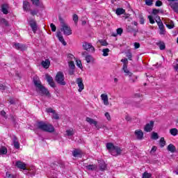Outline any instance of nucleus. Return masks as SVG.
<instances>
[{
    "instance_id": "1",
    "label": "nucleus",
    "mask_w": 178,
    "mask_h": 178,
    "mask_svg": "<svg viewBox=\"0 0 178 178\" xmlns=\"http://www.w3.org/2000/svg\"><path fill=\"white\" fill-rule=\"evenodd\" d=\"M37 127L39 130H42V131H45L46 133H54L55 131V127L52 124L43 121L38 122L37 123Z\"/></svg>"
},
{
    "instance_id": "2",
    "label": "nucleus",
    "mask_w": 178,
    "mask_h": 178,
    "mask_svg": "<svg viewBox=\"0 0 178 178\" xmlns=\"http://www.w3.org/2000/svg\"><path fill=\"white\" fill-rule=\"evenodd\" d=\"M106 147L108 152L113 155V156H118L121 155L122 152H123V150L120 147L115 146L112 143H106Z\"/></svg>"
},
{
    "instance_id": "3",
    "label": "nucleus",
    "mask_w": 178,
    "mask_h": 178,
    "mask_svg": "<svg viewBox=\"0 0 178 178\" xmlns=\"http://www.w3.org/2000/svg\"><path fill=\"white\" fill-rule=\"evenodd\" d=\"M59 20L61 26L60 31H63L64 35H72V32L70 26L62 18H60Z\"/></svg>"
},
{
    "instance_id": "4",
    "label": "nucleus",
    "mask_w": 178,
    "mask_h": 178,
    "mask_svg": "<svg viewBox=\"0 0 178 178\" xmlns=\"http://www.w3.org/2000/svg\"><path fill=\"white\" fill-rule=\"evenodd\" d=\"M34 84L37 87L39 94H41V95H49V91L41 84L40 81L34 80Z\"/></svg>"
},
{
    "instance_id": "5",
    "label": "nucleus",
    "mask_w": 178,
    "mask_h": 178,
    "mask_svg": "<svg viewBox=\"0 0 178 178\" xmlns=\"http://www.w3.org/2000/svg\"><path fill=\"white\" fill-rule=\"evenodd\" d=\"M55 81L58 84H60V86H66V81H65V74H63V72H57Z\"/></svg>"
},
{
    "instance_id": "6",
    "label": "nucleus",
    "mask_w": 178,
    "mask_h": 178,
    "mask_svg": "<svg viewBox=\"0 0 178 178\" xmlns=\"http://www.w3.org/2000/svg\"><path fill=\"white\" fill-rule=\"evenodd\" d=\"M83 48L85 49V51H87L88 52H94L95 51V48L91 44V43L88 42H84L83 44Z\"/></svg>"
},
{
    "instance_id": "7",
    "label": "nucleus",
    "mask_w": 178,
    "mask_h": 178,
    "mask_svg": "<svg viewBox=\"0 0 178 178\" xmlns=\"http://www.w3.org/2000/svg\"><path fill=\"white\" fill-rule=\"evenodd\" d=\"M154 121H150L149 123L145 124L144 130L146 131V133L152 131V129H154Z\"/></svg>"
},
{
    "instance_id": "8",
    "label": "nucleus",
    "mask_w": 178,
    "mask_h": 178,
    "mask_svg": "<svg viewBox=\"0 0 178 178\" xmlns=\"http://www.w3.org/2000/svg\"><path fill=\"white\" fill-rule=\"evenodd\" d=\"M45 77L49 86L52 87L53 88H55L56 86H55V82L54 81V78H52V76H51V75L48 74L45 75Z\"/></svg>"
},
{
    "instance_id": "9",
    "label": "nucleus",
    "mask_w": 178,
    "mask_h": 178,
    "mask_svg": "<svg viewBox=\"0 0 178 178\" xmlns=\"http://www.w3.org/2000/svg\"><path fill=\"white\" fill-rule=\"evenodd\" d=\"M76 83L79 87V90H78L79 92H81V91H83V90H84V83H83V79L77 78Z\"/></svg>"
},
{
    "instance_id": "10",
    "label": "nucleus",
    "mask_w": 178,
    "mask_h": 178,
    "mask_svg": "<svg viewBox=\"0 0 178 178\" xmlns=\"http://www.w3.org/2000/svg\"><path fill=\"white\" fill-rule=\"evenodd\" d=\"M137 140H141L144 138V132L141 129H137L134 133Z\"/></svg>"
},
{
    "instance_id": "11",
    "label": "nucleus",
    "mask_w": 178,
    "mask_h": 178,
    "mask_svg": "<svg viewBox=\"0 0 178 178\" xmlns=\"http://www.w3.org/2000/svg\"><path fill=\"white\" fill-rule=\"evenodd\" d=\"M164 24H165L166 27L168 29H173L175 27V23H173V21L169 19H163Z\"/></svg>"
},
{
    "instance_id": "12",
    "label": "nucleus",
    "mask_w": 178,
    "mask_h": 178,
    "mask_svg": "<svg viewBox=\"0 0 178 178\" xmlns=\"http://www.w3.org/2000/svg\"><path fill=\"white\" fill-rule=\"evenodd\" d=\"M14 48H15V49H19V51H26L27 49V46L20 43H15L14 44Z\"/></svg>"
},
{
    "instance_id": "13",
    "label": "nucleus",
    "mask_w": 178,
    "mask_h": 178,
    "mask_svg": "<svg viewBox=\"0 0 178 178\" xmlns=\"http://www.w3.org/2000/svg\"><path fill=\"white\" fill-rule=\"evenodd\" d=\"M15 165L17 166V168H18V169H22V170H27V168H26V163L22 161H16Z\"/></svg>"
},
{
    "instance_id": "14",
    "label": "nucleus",
    "mask_w": 178,
    "mask_h": 178,
    "mask_svg": "<svg viewBox=\"0 0 178 178\" xmlns=\"http://www.w3.org/2000/svg\"><path fill=\"white\" fill-rule=\"evenodd\" d=\"M86 122H88V123H90V124H94L96 129H97V130H99V126L98 125V122H97L94 119L87 117Z\"/></svg>"
},
{
    "instance_id": "15",
    "label": "nucleus",
    "mask_w": 178,
    "mask_h": 178,
    "mask_svg": "<svg viewBox=\"0 0 178 178\" xmlns=\"http://www.w3.org/2000/svg\"><path fill=\"white\" fill-rule=\"evenodd\" d=\"M156 22L159 26V29H160V34L161 35L165 34V26H163V23L161 21L156 20Z\"/></svg>"
},
{
    "instance_id": "16",
    "label": "nucleus",
    "mask_w": 178,
    "mask_h": 178,
    "mask_svg": "<svg viewBox=\"0 0 178 178\" xmlns=\"http://www.w3.org/2000/svg\"><path fill=\"white\" fill-rule=\"evenodd\" d=\"M72 155L74 158H81V156L83 155V152H81V150H80L79 149H75L72 152Z\"/></svg>"
},
{
    "instance_id": "17",
    "label": "nucleus",
    "mask_w": 178,
    "mask_h": 178,
    "mask_svg": "<svg viewBox=\"0 0 178 178\" xmlns=\"http://www.w3.org/2000/svg\"><path fill=\"white\" fill-rule=\"evenodd\" d=\"M29 26H31L33 33H36L38 26H37V23L35 22V21L34 19H31L29 22Z\"/></svg>"
},
{
    "instance_id": "18",
    "label": "nucleus",
    "mask_w": 178,
    "mask_h": 178,
    "mask_svg": "<svg viewBox=\"0 0 178 178\" xmlns=\"http://www.w3.org/2000/svg\"><path fill=\"white\" fill-rule=\"evenodd\" d=\"M41 65L44 69H49L51 65V61L49 59H45V60H42Z\"/></svg>"
},
{
    "instance_id": "19",
    "label": "nucleus",
    "mask_w": 178,
    "mask_h": 178,
    "mask_svg": "<svg viewBox=\"0 0 178 178\" xmlns=\"http://www.w3.org/2000/svg\"><path fill=\"white\" fill-rule=\"evenodd\" d=\"M101 98H102V100L103 101V104L106 106H108V105H109V101L108 100V95L102 94Z\"/></svg>"
},
{
    "instance_id": "20",
    "label": "nucleus",
    "mask_w": 178,
    "mask_h": 178,
    "mask_svg": "<svg viewBox=\"0 0 178 178\" xmlns=\"http://www.w3.org/2000/svg\"><path fill=\"white\" fill-rule=\"evenodd\" d=\"M170 8H172V10L175 12V13H178V2L177 1L170 3Z\"/></svg>"
},
{
    "instance_id": "21",
    "label": "nucleus",
    "mask_w": 178,
    "mask_h": 178,
    "mask_svg": "<svg viewBox=\"0 0 178 178\" xmlns=\"http://www.w3.org/2000/svg\"><path fill=\"white\" fill-rule=\"evenodd\" d=\"M56 37H58L59 42H62L63 45H66L67 43L65 41V39L63 38V36L62 35L60 31L57 32Z\"/></svg>"
},
{
    "instance_id": "22",
    "label": "nucleus",
    "mask_w": 178,
    "mask_h": 178,
    "mask_svg": "<svg viewBox=\"0 0 178 178\" xmlns=\"http://www.w3.org/2000/svg\"><path fill=\"white\" fill-rule=\"evenodd\" d=\"M9 9V6L6 3H4L1 5V12L3 13V15H8L9 13V11L8 10Z\"/></svg>"
},
{
    "instance_id": "23",
    "label": "nucleus",
    "mask_w": 178,
    "mask_h": 178,
    "mask_svg": "<svg viewBox=\"0 0 178 178\" xmlns=\"http://www.w3.org/2000/svg\"><path fill=\"white\" fill-rule=\"evenodd\" d=\"M31 8V6L29 3V1H23V9H24V10H25V12L29 11Z\"/></svg>"
},
{
    "instance_id": "24",
    "label": "nucleus",
    "mask_w": 178,
    "mask_h": 178,
    "mask_svg": "<svg viewBox=\"0 0 178 178\" xmlns=\"http://www.w3.org/2000/svg\"><path fill=\"white\" fill-rule=\"evenodd\" d=\"M99 168L100 170L104 171L106 170V163H105V161H100L99 162Z\"/></svg>"
},
{
    "instance_id": "25",
    "label": "nucleus",
    "mask_w": 178,
    "mask_h": 178,
    "mask_svg": "<svg viewBox=\"0 0 178 178\" xmlns=\"http://www.w3.org/2000/svg\"><path fill=\"white\" fill-rule=\"evenodd\" d=\"M167 149L168 151H169L170 152H172V154L174 152H176V147L173 145V144L168 145Z\"/></svg>"
},
{
    "instance_id": "26",
    "label": "nucleus",
    "mask_w": 178,
    "mask_h": 178,
    "mask_svg": "<svg viewBox=\"0 0 178 178\" xmlns=\"http://www.w3.org/2000/svg\"><path fill=\"white\" fill-rule=\"evenodd\" d=\"M126 13V10L123 8H118L115 10V13L118 16H120V15H123Z\"/></svg>"
},
{
    "instance_id": "27",
    "label": "nucleus",
    "mask_w": 178,
    "mask_h": 178,
    "mask_svg": "<svg viewBox=\"0 0 178 178\" xmlns=\"http://www.w3.org/2000/svg\"><path fill=\"white\" fill-rule=\"evenodd\" d=\"M87 170H96L97 165H88L85 166Z\"/></svg>"
},
{
    "instance_id": "28",
    "label": "nucleus",
    "mask_w": 178,
    "mask_h": 178,
    "mask_svg": "<svg viewBox=\"0 0 178 178\" xmlns=\"http://www.w3.org/2000/svg\"><path fill=\"white\" fill-rule=\"evenodd\" d=\"M8 154V149L5 147H2L0 148V155H6Z\"/></svg>"
},
{
    "instance_id": "29",
    "label": "nucleus",
    "mask_w": 178,
    "mask_h": 178,
    "mask_svg": "<svg viewBox=\"0 0 178 178\" xmlns=\"http://www.w3.org/2000/svg\"><path fill=\"white\" fill-rule=\"evenodd\" d=\"M26 170H29V173L31 175V176H35V168H34V167L27 169Z\"/></svg>"
},
{
    "instance_id": "30",
    "label": "nucleus",
    "mask_w": 178,
    "mask_h": 178,
    "mask_svg": "<svg viewBox=\"0 0 178 178\" xmlns=\"http://www.w3.org/2000/svg\"><path fill=\"white\" fill-rule=\"evenodd\" d=\"M170 133L171 136H175L177 134H178V130L176 128H173V129H171L170 130Z\"/></svg>"
},
{
    "instance_id": "31",
    "label": "nucleus",
    "mask_w": 178,
    "mask_h": 178,
    "mask_svg": "<svg viewBox=\"0 0 178 178\" xmlns=\"http://www.w3.org/2000/svg\"><path fill=\"white\" fill-rule=\"evenodd\" d=\"M166 145V141H165V138L162 137L160 139V147H161V148H163V147H165V145Z\"/></svg>"
},
{
    "instance_id": "32",
    "label": "nucleus",
    "mask_w": 178,
    "mask_h": 178,
    "mask_svg": "<svg viewBox=\"0 0 178 178\" xmlns=\"http://www.w3.org/2000/svg\"><path fill=\"white\" fill-rule=\"evenodd\" d=\"M151 138L152 140H158V138H159V136L158 135V133L152 132Z\"/></svg>"
},
{
    "instance_id": "33",
    "label": "nucleus",
    "mask_w": 178,
    "mask_h": 178,
    "mask_svg": "<svg viewBox=\"0 0 178 178\" xmlns=\"http://www.w3.org/2000/svg\"><path fill=\"white\" fill-rule=\"evenodd\" d=\"M151 177H152V174L145 172L143 174V177L142 178H151Z\"/></svg>"
},
{
    "instance_id": "34",
    "label": "nucleus",
    "mask_w": 178,
    "mask_h": 178,
    "mask_svg": "<svg viewBox=\"0 0 178 178\" xmlns=\"http://www.w3.org/2000/svg\"><path fill=\"white\" fill-rule=\"evenodd\" d=\"M97 42H99L102 47H106L108 46V43L106 42V40H99Z\"/></svg>"
},
{
    "instance_id": "35",
    "label": "nucleus",
    "mask_w": 178,
    "mask_h": 178,
    "mask_svg": "<svg viewBox=\"0 0 178 178\" xmlns=\"http://www.w3.org/2000/svg\"><path fill=\"white\" fill-rule=\"evenodd\" d=\"M0 23L4 24V26H9L8 21L5 18H0Z\"/></svg>"
},
{
    "instance_id": "36",
    "label": "nucleus",
    "mask_w": 178,
    "mask_h": 178,
    "mask_svg": "<svg viewBox=\"0 0 178 178\" xmlns=\"http://www.w3.org/2000/svg\"><path fill=\"white\" fill-rule=\"evenodd\" d=\"M109 49H103L102 52H103V56H108L109 55Z\"/></svg>"
},
{
    "instance_id": "37",
    "label": "nucleus",
    "mask_w": 178,
    "mask_h": 178,
    "mask_svg": "<svg viewBox=\"0 0 178 178\" xmlns=\"http://www.w3.org/2000/svg\"><path fill=\"white\" fill-rule=\"evenodd\" d=\"M139 19L140 24H144L145 19H144V16H143V14H139Z\"/></svg>"
},
{
    "instance_id": "38",
    "label": "nucleus",
    "mask_w": 178,
    "mask_h": 178,
    "mask_svg": "<svg viewBox=\"0 0 178 178\" xmlns=\"http://www.w3.org/2000/svg\"><path fill=\"white\" fill-rule=\"evenodd\" d=\"M85 58L87 63H90L92 60V56L91 55H87Z\"/></svg>"
},
{
    "instance_id": "39",
    "label": "nucleus",
    "mask_w": 178,
    "mask_h": 178,
    "mask_svg": "<svg viewBox=\"0 0 178 178\" xmlns=\"http://www.w3.org/2000/svg\"><path fill=\"white\" fill-rule=\"evenodd\" d=\"M66 134L68 136H73L74 134V131L73 129H69L66 131Z\"/></svg>"
},
{
    "instance_id": "40",
    "label": "nucleus",
    "mask_w": 178,
    "mask_h": 178,
    "mask_svg": "<svg viewBox=\"0 0 178 178\" xmlns=\"http://www.w3.org/2000/svg\"><path fill=\"white\" fill-rule=\"evenodd\" d=\"M69 67H70V69H71V70H74V69H76V65H74V62L70 61V62L69 63Z\"/></svg>"
},
{
    "instance_id": "41",
    "label": "nucleus",
    "mask_w": 178,
    "mask_h": 178,
    "mask_svg": "<svg viewBox=\"0 0 178 178\" xmlns=\"http://www.w3.org/2000/svg\"><path fill=\"white\" fill-rule=\"evenodd\" d=\"M33 5H35V6H40V0H31Z\"/></svg>"
},
{
    "instance_id": "42",
    "label": "nucleus",
    "mask_w": 178,
    "mask_h": 178,
    "mask_svg": "<svg viewBox=\"0 0 178 178\" xmlns=\"http://www.w3.org/2000/svg\"><path fill=\"white\" fill-rule=\"evenodd\" d=\"M148 19H149V23H151V24H154V23H155V20L154 19V17H152V15H149Z\"/></svg>"
},
{
    "instance_id": "43",
    "label": "nucleus",
    "mask_w": 178,
    "mask_h": 178,
    "mask_svg": "<svg viewBox=\"0 0 178 178\" xmlns=\"http://www.w3.org/2000/svg\"><path fill=\"white\" fill-rule=\"evenodd\" d=\"M73 21L74 22L75 24H76L77 22H79V16L76 14H74L73 15Z\"/></svg>"
},
{
    "instance_id": "44",
    "label": "nucleus",
    "mask_w": 178,
    "mask_h": 178,
    "mask_svg": "<svg viewBox=\"0 0 178 178\" xmlns=\"http://www.w3.org/2000/svg\"><path fill=\"white\" fill-rule=\"evenodd\" d=\"M124 72L126 73L125 76H129V77L133 76V73L130 72V71H129L128 69H127V70H125Z\"/></svg>"
},
{
    "instance_id": "45",
    "label": "nucleus",
    "mask_w": 178,
    "mask_h": 178,
    "mask_svg": "<svg viewBox=\"0 0 178 178\" xmlns=\"http://www.w3.org/2000/svg\"><path fill=\"white\" fill-rule=\"evenodd\" d=\"M154 0H145V3L147 6H152Z\"/></svg>"
},
{
    "instance_id": "46",
    "label": "nucleus",
    "mask_w": 178,
    "mask_h": 178,
    "mask_svg": "<svg viewBox=\"0 0 178 178\" xmlns=\"http://www.w3.org/2000/svg\"><path fill=\"white\" fill-rule=\"evenodd\" d=\"M38 13V10L35 9V10H31V15L32 16H35V15H37Z\"/></svg>"
},
{
    "instance_id": "47",
    "label": "nucleus",
    "mask_w": 178,
    "mask_h": 178,
    "mask_svg": "<svg viewBox=\"0 0 178 178\" xmlns=\"http://www.w3.org/2000/svg\"><path fill=\"white\" fill-rule=\"evenodd\" d=\"M13 145L16 149H19V148H20V143H19V142H15L13 143Z\"/></svg>"
},
{
    "instance_id": "48",
    "label": "nucleus",
    "mask_w": 178,
    "mask_h": 178,
    "mask_svg": "<svg viewBox=\"0 0 178 178\" xmlns=\"http://www.w3.org/2000/svg\"><path fill=\"white\" fill-rule=\"evenodd\" d=\"M123 33V29L122 28H118L117 29V34L118 35H122V34Z\"/></svg>"
},
{
    "instance_id": "49",
    "label": "nucleus",
    "mask_w": 178,
    "mask_h": 178,
    "mask_svg": "<svg viewBox=\"0 0 178 178\" xmlns=\"http://www.w3.org/2000/svg\"><path fill=\"white\" fill-rule=\"evenodd\" d=\"M50 27L51 29V31L55 32L56 31V26L54 24H50Z\"/></svg>"
},
{
    "instance_id": "50",
    "label": "nucleus",
    "mask_w": 178,
    "mask_h": 178,
    "mask_svg": "<svg viewBox=\"0 0 178 178\" xmlns=\"http://www.w3.org/2000/svg\"><path fill=\"white\" fill-rule=\"evenodd\" d=\"M12 140H13V144H15V143L19 142L17 137H16V136H15V135L13 136Z\"/></svg>"
},
{
    "instance_id": "51",
    "label": "nucleus",
    "mask_w": 178,
    "mask_h": 178,
    "mask_svg": "<svg viewBox=\"0 0 178 178\" xmlns=\"http://www.w3.org/2000/svg\"><path fill=\"white\" fill-rule=\"evenodd\" d=\"M47 113H55V110L52 109L51 108H49L46 110Z\"/></svg>"
},
{
    "instance_id": "52",
    "label": "nucleus",
    "mask_w": 178,
    "mask_h": 178,
    "mask_svg": "<svg viewBox=\"0 0 178 178\" xmlns=\"http://www.w3.org/2000/svg\"><path fill=\"white\" fill-rule=\"evenodd\" d=\"M136 80H137L136 76H133L132 78L129 79V81H131V83H136Z\"/></svg>"
},
{
    "instance_id": "53",
    "label": "nucleus",
    "mask_w": 178,
    "mask_h": 178,
    "mask_svg": "<svg viewBox=\"0 0 178 178\" xmlns=\"http://www.w3.org/2000/svg\"><path fill=\"white\" fill-rule=\"evenodd\" d=\"M127 31H129V33H131L132 31H134V29H133V26H128L127 28Z\"/></svg>"
},
{
    "instance_id": "54",
    "label": "nucleus",
    "mask_w": 178,
    "mask_h": 178,
    "mask_svg": "<svg viewBox=\"0 0 178 178\" xmlns=\"http://www.w3.org/2000/svg\"><path fill=\"white\" fill-rule=\"evenodd\" d=\"M76 66H78V67L81 69V67H83V65L81 64V61L76 60Z\"/></svg>"
},
{
    "instance_id": "55",
    "label": "nucleus",
    "mask_w": 178,
    "mask_h": 178,
    "mask_svg": "<svg viewBox=\"0 0 178 178\" xmlns=\"http://www.w3.org/2000/svg\"><path fill=\"white\" fill-rule=\"evenodd\" d=\"M51 168H53V169H58V168H59V165H58V164L56 163H53L51 164Z\"/></svg>"
},
{
    "instance_id": "56",
    "label": "nucleus",
    "mask_w": 178,
    "mask_h": 178,
    "mask_svg": "<svg viewBox=\"0 0 178 178\" xmlns=\"http://www.w3.org/2000/svg\"><path fill=\"white\" fill-rule=\"evenodd\" d=\"M53 118L54 119H55L56 120H58L59 119V115H58V113H56V112H54V113H53Z\"/></svg>"
},
{
    "instance_id": "57",
    "label": "nucleus",
    "mask_w": 178,
    "mask_h": 178,
    "mask_svg": "<svg viewBox=\"0 0 178 178\" xmlns=\"http://www.w3.org/2000/svg\"><path fill=\"white\" fill-rule=\"evenodd\" d=\"M156 149H157L156 146H153L150 151V154H154V152H156Z\"/></svg>"
},
{
    "instance_id": "58",
    "label": "nucleus",
    "mask_w": 178,
    "mask_h": 178,
    "mask_svg": "<svg viewBox=\"0 0 178 178\" xmlns=\"http://www.w3.org/2000/svg\"><path fill=\"white\" fill-rule=\"evenodd\" d=\"M159 48H160L161 51H163V49H165L166 48L165 43L161 44L159 45Z\"/></svg>"
},
{
    "instance_id": "59",
    "label": "nucleus",
    "mask_w": 178,
    "mask_h": 178,
    "mask_svg": "<svg viewBox=\"0 0 178 178\" xmlns=\"http://www.w3.org/2000/svg\"><path fill=\"white\" fill-rule=\"evenodd\" d=\"M4 90H6V86L3 84H0V90L4 91Z\"/></svg>"
},
{
    "instance_id": "60",
    "label": "nucleus",
    "mask_w": 178,
    "mask_h": 178,
    "mask_svg": "<svg viewBox=\"0 0 178 178\" xmlns=\"http://www.w3.org/2000/svg\"><path fill=\"white\" fill-rule=\"evenodd\" d=\"M8 101H9L10 105H15V99H13V98H10Z\"/></svg>"
},
{
    "instance_id": "61",
    "label": "nucleus",
    "mask_w": 178,
    "mask_h": 178,
    "mask_svg": "<svg viewBox=\"0 0 178 178\" xmlns=\"http://www.w3.org/2000/svg\"><path fill=\"white\" fill-rule=\"evenodd\" d=\"M104 115L106 116L107 120H111V115L109 113H105Z\"/></svg>"
},
{
    "instance_id": "62",
    "label": "nucleus",
    "mask_w": 178,
    "mask_h": 178,
    "mask_svg": "<svg viewBox=\"0 0 178 178\" xmlns=\"http://www.w3.org/2000/svg\"><path fill=\"white\" fill-rule=\"evenodd\" d=\"M156 6H162V1L158 0L156 1Z\"/></svg>"
},
{
    "instance_id": "63",
    "label": "nucleus",
    "mask_w": 178,
    "mask_h": 178,
    "mask_svg": "<svg viewBox=\"0 0 178 178\" xmlns=\"http://www.w3.org/2000/svg\"><path fill=\"white\" fill-rule=\"evenodd\" d=\"M6 177H8V178H10V177H11V178H15V176L10 175L9 172H6Z\"/></svg>"
},
{
    "instance_id": "64",
    "label": "nucleus",
    "mask_w": 178,
    "mask_h": 178,
    "mask_svg": "<svg viewBox=\"0 0 178 178\" xmlns=\"http://www.w3.org/2000/svg\"><path fill=\"white\" fill-rule=\"evenodd\" d=\"M134 47H135V49H138V48H140V43L135 42L134 43Z\"/></svg>"
}]
</instances>
